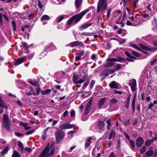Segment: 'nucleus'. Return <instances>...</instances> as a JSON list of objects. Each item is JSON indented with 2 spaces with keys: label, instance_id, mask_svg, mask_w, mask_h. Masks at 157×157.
<instances>
[{
  "label": "nucleus",
  "instance_id": "nucleus-1",
  "mask_svg": "<svg viewBox=\"0 0 157 157\" xmlns=\"http://www.w3.org/2000/svg\"><path fill=\"white\" fill-rule=\"evenodd\" d=\"M55 151L54 147L52 144L49 147L48 143L47 147L40 154L39 157H49L52 156Z\"/></svg>",
  "mask_w": 157,
  "mask_h": 157
},
{
  "label": "nucleus",
  "instance_id": "nucleus-2",
  "mask_svg": "<svg viewBox=\"0 0 157 157\" xmlns=\"http://www.w3.org/2000/svg\"><path fill=\"white\" fill-rule=\"evenodd\" d=\"M108 5L107 2L106 0H99L98 3L97 12L99 13L101 11L105 10Z\"/></svg>",
  "mask_w": 157,
  "mask_h": 157
},
{
  "label": "nucleus",
  "instance_id": "nucleus-3",
  "mask_svg": "<svg viewBox=\"0 0 157 157\" xmlns=\"http://www.w3.org/2000/svg\"><path fill=\"white\" fill-rule=\"evenodd\" d=\"M89 11V10H86L82 11L80 13L72 17L75 23L79 22L84 16Z\"/></svg>",
  "mask_w": 157,
  "mask_h": 157
},
{
  "label": "nucleus",
  "instance_id": "nucleus-4",
  "mask_svg": "<svg viewBox=\"0 0 157 157\" xmlns=\"http://www.w3.org/2000/svg\"><path fill=\"white\" fill-rule=\"evenodd\" d=\"M87 77V75H86L84 76L81 79L79 78V76L74 75L73 77V79L74 82L75 84H81L86 80Z\"/></svg>",
  "mask_w": 157,
  "mask_h": 157
},
{
  "label": "nucleus",
  "instance_id": "nucleus-5",
  "mask_svg": "<svg viewBox=\"0 0 157 157\" xmlns=\"http://www.w3.org/2000/svg\"><path fill=\"white\" fill-rule=\"evenodd\" d=\"M55 135L56 142L58 143L64 136L65 133L62 130H60L55 132Z\"/></svg>",
  "mask_w": 157,
  "mask_h": 157
},
{
  "label": "nucleus",
  "instance_id": "nucleus-6",
  "mask_svg": "<svg viewBox=\"0 0 157 157\" xmlns=\"http://www.w3.org/2000/svg\"><path fill=\"white\" fill-rule=\"evenodd\" d=\"M4 127L7 130L10 128V124L8 116L4 114L3 116Z\"/></svg>",
  "mask_w": 157,
  "mask_h": 157
},
{
  "label": "nucleus",
  "instance_id": "nucleus-7",
  "mask_svg": "<svg viewBox=\"0 0 157 157\" xmlns=\"http://www.w3.org/2000/svg\"><path fill=\"white\" fill-rule=\"evenodd\" d=\"M139 45L140 48H139L137 45L132 43H130V46L131 47L135 48L139 50H141V49L144 50H149V48L148 47H147L141 44H140Z\"/></svg>",
  "mask_w": 157,
  "mask_h": 157
},
{
  "label": "nucleus",
  "instance_id": "nucleus-8",
  "mask_svg": "<svg viewBox=\"0 0 157 157\" xmlns=\"http://www.w3.org/2000/svg\"><path fill=\"white\" fill-rule=\"evenodd\" d=\"M75 125L71 124L68 123H64L61 124L59 127L61 129H65L72 128L74 127Z\"/></svg>",
  "mask_w": 157,
  "mask_h": 157
},
{
  "label": "nucleus",
  "instance_id": "nucleus-9",
  "mask_svg": "<svg viewBox=\"0 0 157 157\" xmlns=\"http://www.w3.org/2000/svg\"><path fill=\"white\" fill-rule=\"evenodd\" d=\"M92 102L93 98H91L86 106L84 113L85 115L89 113L92 105Z\"/></svg>",
  "mask_w": 157,
  "mask_h": 157
},
{
  "label": "nucleus",
  "instance_id": "nucleus-10",
  "mask_svg": "<svg viewBox=\"0 0 157 157\" xmlns=\"http://www.w3.org/2000/svg\"><path fill=\"white\" fill-rule=\"evenodd\" d=\"M115 71L113 69H107L101 71L100 75L106 76L109 75L113 73Z\"/></svg>",
  "mask_w": 157,
  "mask_h": 157
},
{
  "label": "nucleus",
  "instance_id": "nucleus-11",
  "mask_svg": "<svg viewBox=\"0 0 157 157\" xmlns=\"http://www.w3.org/2000/svg\"><path fill=\"white\" fill-rule=\"evenodd\" d=\"M113 59V58L107 59L106 60L107 62L104 65V67L107 68L113 66L114 65L113 62H115Z\"/></svg>",
  "mask_w": 157,
  "mask_h": 157
},
{
  "label": "nucleus",
  "instance_id": "nucleus-12",
  "mask_svg": "<svg viewBox=\"0 0 157 157\" xmlns=\"http://www.w3.org/2000/svg\"><path fill=\"white\" fill-rule=\"evenodd\" d=\"M129 85L130 86L132 90L134 91L136 90V80L135 79L131 80L129 81Z\"/></svg>",
  "mask_w": 157,
  "mask_h": 157
},
{
  "label": "nucleus",
  "instance_id": "nucleus-13",
  "mask_svg": "<svg viewBox=\"0 0 157 157\" xmlns=\"http://www.w3.org/2000/svg\"><path fill=\"white\" fill-rule=\"evenodd\" d=\"M143 139L141 137H139L136 141V145L138 147H140L143 144Z\"/></svg>",
  "mask_w": 157,
  "mask_h": 157
},
{
  "label": "nucleus",
  "instance_id": "nucleus-14",
  "mask_svg": "<svg viewBox=\"0 0 157 157\" xmlns=\"http://www.w3.org/2000/svg\"><path fill=\"white\" fill-rule=\"evenodd\" d=\"M94 139L91 137H90L88 138L86 141L85 144V148H87L90 145L92 140H93Z\"/></svg>",
  "mask_w": 157,
  "mask_h": 157
},
{
  "label": "nucleus",
  "instance_id": "nucleus-15",
  "mask_svg": "<svg viewBox=\"0 0 157 157\" xmlns=\"http://www.w3.org/2000/svg\"><path fill=\"white\" fill-rule=\"evenodd\" d=\"M25 60V58L24 57L19 58L15 62L14 65L17 66L24 62Z\"/></svg>",
  "mask_w": 157,
  "mask_h": 157
},
{
  "label": "nucleus",
  "instance_id": "nucleus-16",
  "mask_svg": "<svg viewBox=\"0 0 157 157\" xmlns=\"http://www.w3.org/2000/svg\"><path fill=\"white\" fill-rule=\"evenodd\" d=\"M105 124L103 122L100 121L98 123V128L99 130L103 131L105 130Z\"/></svg>",
  "mask_w": 157,
  "mask_h": 157
},
{
  "label": "nucleus",
  "instance_id": "nucleus-17",
  "mask_svg": "<svg viewBox=\"0 0 157 157\" xmlns=\"http://www.w3.org/2000/svg\"><path fill=\"white\" fill-rule=\"evenodd\" d=\"M109 86L111 88L117 89L118 88L117 83H116L115 81H113L109 84Z\"/></svg>",
  "mask_w": 157,
  "mask_h": 157
},
{
  "label": "nucleus",
  "instance_id": "nucleus-18",
  "mask_svg": "<svg viewBox=\"0 0 157 157\" xmlns=\"http://www.w3.org/2000/svg\"><path fill=\"white\" fill-rule=\"evenodd\" d=\"M92 25V23H86L79 27V29L82 30L83 29H86Z\"/></svg>",
  "mask_w": 157,
  "mask_h": 157
},
{
  "label": "nucleus",
  "instance_id": "nucleus-19",
  "mask_svg": "<svg viewBox=\"0 0 157 157\" xmlns=\"http://www.w3.org/2000/svg\"><path fill=\"white\" fill-rule=\"evenodd\" d=\"M106 98H101L98 102V105L99 107H101L104 104V102L106 100Z\"/></svg>",
  "mask_w": 157,
  "mask_h": 157
},
{
  "label": "nucleus",
  "instance_id": "nucleus-20",
  "mask_svg": "<svg viewBox=\"0 0 157 157\" xmlns=\"http://www.w3.org/2000/svg\"><path fill=\"white\" fill-rule=\"evenodd\" d=\"M131 99V95H129V96L127 97V100L126 101V105L125 107L128 109L129 107V105L130 104V102Z\"/></svg>",
  "mask_w": 157,
  "mask_h": 157
},
{
  "label": "nucleus",
  "instance_id": "nucleus-21",
  "mask_svg": "<svg viewBox=\"0 0 157 157\" xmlns=\"http://www.w3.org/2000/svg\"><path fill=\"white\" fill-rule=\"evenodd\" d=\"M82 2V0H76L75 2V6L77 8L80 7Z\"/></svg>",
  "mask_w": 157,
  "mask_h": 157
},
{
  "label": "nucleus",
  "instance_id": "nucleus-22",
  "mask_svg": "<svg viewBox=\"0 0 157 157\" xmlns=\"http://www.w3.org/2000/svg\"><path fill=\"white\" fill-rule=\"evenodd\" d=\"M130 20L132 23H134L136 25V26L137 25L139 24V21H138V19H136L133 16L131 17Z\"/></svg>",
  "mask_w": 157,
  "mask_h": 157
},
{
  "label": "nucleus",
  "instance_id": "nucleus-23",
  "mask_svg": "<svg viewBox=\"0 0 157 157\" xmlns=\"http://www.w3.org/2000/svg\"><path fill=\"white\" fill-rule=\"evenodd\" d=\"M136 97L135 96H134V98H133L132 101V109L133 110V113H134L135 112V103L136 101Z\"/></svg>",
  "mask_w": 157,
  "mask_h": 157
},
{
  "label": "nucleus",
  "instance_id": "nucleus-24",
  "mask_svg": "<svg viewBox=\"0 0 157 157\" xmlns=\"http://www.w3.org/2000/svg\"><path fill=\"white\" fill-rule=\"evenodd\" d=\"M50 19V17L47 15H43L41 18V20L42 21L45 20L48 21Z\"/></svg>",
  "mask_w": 157,
  "mask_h": 157
},
{
  "label": "nucleus",
  "instance_id": "nucleus-25",
  "mask_svg": "<svg viewBox=\"0 0 157 157\" xmlns=\"http://www.w3.org/2000/svg\"><path fill=\"white\" fill-rule=\"evenodd\" d=\"M51 90L50 89H47L45 90L42 91L41 93L43 95H47L50 94L51 92Z\"/></svg>",
  "mask_w": 157,
  "mask_h": 157
},
{
  "label": "nucleus",
  "instance_id": "nucleus-26",
  "mask_svg": "<svg viewBox=\"0 0 157 157\" xmlns=\"http://www.w3.org/2000/svg\"><path fill=\"white\" fill-rule=\"evenodd\" d=\"M151 5L150 4H148L147 7V9L146 10L147 12H148L149 14L151 15H152V12L151 8Z\"/></svg>",
  "mask_w": 157,
  "mask_h": 157
},
{
  "label": "nucleus",
  "instance_id": "nucleus-27",
  "mask_svg": "<svg viewBox=\"0 0 157 157\" xmlns=\"http://www.w3.org/2000/svg\"><path fill=\"white\" fill-rule=\"evenodd\" d=\"M118 101V100L113 98L110 100L109 102V104L110 105H112L113 104L117 103Z\"/></svg>",
  "mask_w": 157,
  "mask_h": 157
},
{
  "label": "nucleus",
  "instance_id": "nucleus-28",
  "mask_svg": "<svg viewBox=\"0 0 157 157\" xmlns=\"http://www.w3.org/2000/svg\"><path fill=\"white\" fill-rule=\"evenodd\" d=\"M79 43L78 41H74L72 42L71 43L69 44V45L71 47H73L75 46H76L79 44Z\"/></svg>",
  "mask_w": 157,
  "mask_h": 157
},
{
  "label": "nucleus",
  "instance_id": "nucleus-29",
  "mask_svg": "<svg viewBox=\"0 0 157 157\" xmlns=\"http://www.w3.org/2000/svg\"><path fill=\"white\" fill-rule=\"evenodd\" d=\"M113 60L115 62H122L123 61H125V59H123L120 57H118L117 59L113 58Z\"/></svg>",
  "mask_w": 157,
  "mask_h": 157
},
{
  "label": "nucleus",
  "instance_id": "nucleus-30",
  "mask_svg": "<svg viewBox=\"0 0 157 157\" xmlns=\"http://www.w3.org/2000/svg\"><path fill=\"white\" fill-rule=\"evenodd\" d=\"M12 157H20V154L17 151H13V154L12 155Z\"/></svg>",
  "mask_w": 157,
  "mask_h": 157
},
{
  "label": "nucleus",
  "instance_id": "nucleus-31",
  "mask_svg": "<svg viewBox=\"0 0 157 157\" xmlns=\"http://www.w3.org/2000/svg\"><path fill=\"white\" fill-rule=\"evenodd\" d=\"M80 36L82 37V36H92V35L90 33H86V32H83L82 33H81L80 34Z\"/></svg>",
  "mask_w": 157,
  "mask_h": 157
},
{
  "label": "nucleus",
  "instance_id": "nucleus-32",
  "mask_svg": "<svg viewBox=\"0 0 157 157\" xmlns=\"http://www.w3.org/2000/svg\"><path fill=\"white\" fill-rule=\"evenodd\" d=\"M18 146L21 149L22 151H23L24 149V146L22 143L20 141H18L17 142Z\"/></svg>",
  "mask_w": 157,
  "mask_h": 157
},
{
  "label": "nucleus",
  "instance_id": "nucleus-33",
  "mask_svg": "<svg viewBox=\"0 0 157 157\" xmlns=\"http://www.w3.org/2000/svg\"><path fill=\"white\" fill-rule=\"evenodd\" d=\"M153 154V151L152 150H150L147 151L145 153L146 155L148 156H151Z\"/></svg>",
  "mask_w": 157,
  "mask_h": 157
},
{
  "label": "nucleus",
  "instance_id": "nucleus-34",
  "mask_svg": "<svg viewBox=\"0 0 157 157\" xmlns=\"http://www.w3.org/2000/svg\"><path fill=\"white\" fill-rule=\"evenodd\" d=\"M132 54L135 56L137 57H139L140 56V54L135 51H133L132 52Z\"/></svg>",
  "mask_w": 157,
  "mask_h": 157
},
{
  "label": "nucleus",
  "instance_id": "nucleus-35",
  "mask_svg": "<svg viewBox=\"0 0 157 157\" xmlns=\"http://www.w3.org/2000/svg\"><path fill=\"white\" fill-rule=\"evenodd\" d=\"M12 25L13 28V31H15L16 30V26L15 22L14 21H12Z\"/></svg>",
  "mask_w": 157,
  "mask_h": 157
},
{
  "label": "nucleus",
  "instance_id": "nucleus-36",
  "mask_svg": "<svg viewBox=\"0 0 157 157\" xmlns=\"http://www.w3.org/2000/svg\"><path fill=\"white\" fill-rule=\"evenodd\" d=\"M9 147L7 146L1 152V153L2 155H4L6 154L8 151V148Z\"/></svg>",
  "mask_w": 157,
  "mask_h": 157
},
{
  "label": "nucleus",
  "instance_id": "nucleus-37",
  "mask_svg": "<svg viewBox=\"0 0 157 157\" xmlns=\"http://www.w3.org/2000/svg\"><path fill=\"white\" fill-rule=\"evenodd\" d=\"M153 143L151 139H148L145 142V144L147 146H148Z\"/></svg>",
  "mask_w": 157,
  "mask_h": 157
},
{
  "label": "nucleus",
  "instance_id": "nucleus-38",
  "mask_svg": "<svg viewBox=\"0 0 157 157\" xmlns=\"http://www.w3.org/2000/svg\"><path fill=\"white\" fill-rule=\"evenodd\" d=\"M106 123L108 124L107 125V128L108 129H110L109 127L111 126V123L110 119H109L106 121Z\"/></svg>",
  "mask_w": 157,
  "mask_h": 157
},
{
  "label": "nucleus",
  "instance_id": "nucleus-39",
  "mask_svg": "<svg viewBox=\"0 0 157 157\" xmlns=\"http://www.w3.org/2000/svg\"><path fill=\"white\" fill-rule=\"evenodd\" d=\"M125 55L128 57L129 58H135L136 59V58L132 56L128 52H125Z\"/></svg>",
  "mask_w": 157,
  "mask_h": 157
},
{
  "label": "nucleus",
  "instance_id": "nucleus-40",
  "mask_svg": "<svg viewBox=\"0 0 157 157\" xmlns=\"http://www.w3.org/2000/svg\"><path fill=\"white\" fill-rule=\"evenodd\" d=\"M126 24L127 25H129V26H136V25L134 23H132V22L131 21L130 22L128 20L127 21V23H126Z\"/></svg>",
  "mask_w": 157,
  "mask_h": 157
},
{
  "label": "nucleus",
  "instance_id": "nucleus-41",
  "mask_svg": "<svg viewBox=\"0 0 157 157\" xmlns=\"http://www.w3.org/2000/svg\"><path fill=\"white\" fill-rule=\"evenodd\" d=\"M22 45L25 49H27L29 48V46L27 44L24 42H22Z\"/></svg>",
  "mask_w": 157,
  "mask_h": 157
},
{
  "label": "nucleus",
  "instance_id": "nucleus-42",
  "mask_svg": "<svg viewBox=\"0 0 157 157\" xmlns=\"http://www.w3.org/2000/svg\"><path fill=\"white\" fill-rule=\"evenodd\" d=\"M112 10V9L110 8L108 10L107 12V17L109 18L110 16V14Z\"/></svg>",
  "mask_w": 157,
  "mask_h": 157
},
{
  "label": "nucleus",
  "instance_id": "nucleus-43",
  "mask_svg": "<svg viewBox=\"0 0 157 157\" xmlns=\"http://www.w3.org/2000/svg\"><path fill=\"white\" fill-rule=\"evenodd\" d=\"M129 140L130 141V144L131 147L133 148H134L135 146V143L134 142L130 140Z\"/></svg>",
  "mask_w": 157,
  "mask_h": 157
},
{
  "label": "nucleus",
  "instance_id": "nucleus-44",
  "mask_svg": "<svg viewBox=\"0 0 157 157\" xmlns=\"http://www.w3.org/2000/svg\"><path fill=\"white\" fill-rule=\"evenodd\" d=\"M146 149V147L145 146H143L140 150V153H143L145 152Z\"/></svg>",
  "mask_w": 157,
  "mask_h": 157
},
{
  "label": "nucleus",
  "instance_id": "nucleus-45",
  "mask_svg": "<svg viewBox=\"0 0 157 157\" xmlns=\"http://www.w3.org/2000/svg\"><path fill=\"white\" fill-rule=\"evenodd\" d=\"M73 21H74V19L72 17L70 18L67 21V25H71L72 22Z\"/></svg>",
  "mask_w": 157,
  "mask_h": 157
},
{
  "label": "nucleus",
  "instance_id": "nucleus-46",
  "mask_svg": "<svg viewBox=\"0 0 157 157\" xmlns=\"http://www.w3.org/2000/svg\"><path fill=\"white\" fill-rule=\"evenodd\" d=\"M95 83V81L94 80H92L90 85V89H92L93 88Z\"/></svg>",
  "mask_w": 157,
  "mask_h": 157
},
{
  "label": "nucleus",
  "instance_id": "nucleus-47",
  "mask_svg": "<svg viewBox=\"0 0 157 157\" xmlns=\"http://www.w3.org/2000/svg\"><path fill=\"white\" fill-rule=\"evenodd\" d=\"M64 17L63 16H60L59 17V18H57L56 19L57 22H59L61 21L63 19Z\"/></svg>",
  "mask_w": 157,
  "mask_h": 157
},
{
  "label": "nucleus",
  "instance_id": "nucleus-48",
  "mask_svg": "<svg viewBox=\"0 0 157 157\" xmlns=\"http://www.w3.org/2000/svg\"><path fill=\"white\" fill-rule=\"evenodd\" d=\"M84 51L83 50H81L79 51L77 55H78L79 56H81L84 54Z\"/></svg>",
  "mask_w": 157,
  "mask_h": 157
},
{
  "label": "nucleus",
  "instance_id": "nucleus-49",
  "mask_svg": "<svg viewBox=\"0 0 157 157\" xmlns=\"http://www.w3.org/2000/svg\"><path fill=\"white\" fill-rule=\"evenodd\" d=\"M117 24H121V27H123L124 26V24L123 21H122L121 22H118V21H117Z\"/></svg>",
  "mask_w": 157,
  "mask_h": 157
},
{
  "label": "nucleus",
  "instance_id": "nucleus-50",
  "mask_svg": "<svg viewBox=\"0 0 157 157\" xmlns=\"http://www.w3.org/2000/svg\"><path fill=\"white\" fill-rule=\"evenodd\" d=\"M156 63H157V59H154L151 62V64L152 65H154Z\"/></svg>",
  "mask_w": 157,
  "mask_h": 157
},
{
  "label": "nucleus",
  "instance_id": "nucleus-51",
  "mask_svg": "<svg viewBox=\"0 0 157 157\" xmlns=\"http://www.w3.org/2000/svg\"><path fill=\"white\" fill-rule=\"evenodd\" d=\"M123 133H124V136L126 137V138L128 140H130V137L129 136V135H128V134L127 133H126L125 132H124Z\"/></svg>",
  "mask_w": 157,
  "mask_h": 157
},
{
  "label": "nucleus",
  "instance_id": "nucleus-52",
  "mask_svg": "<svg viewBox=\"0 0 157 157\" xmlns=\"http://www.w3.org/2000/svg\"><path fill=\"white\" fill-rule=\"evenodd\" d=\"M29 82L34 86H36L37 85V83L36 82H32L31 81H29Z\"/></svg>",
  "mask_w": 157,
  "mask_h": 157
},
{
  "label": "nucleus",
  "instance_id": "nucleus-53",
  "mask_svg": "<svg viewBox=\"0 0 157 157\" xmlns=\"http://www.w3.org/2000/svg\"><path fill=\"white\" fill-rule=\"evenodd\" d=\"M15 134L16 136L19 137H22L23 136V135L19 132H16Z\"/></svg>",
  "mask_w": 157,
  "mask_h": 157
},
{
  "label": "nucleus",
  "instance_id": "nucleus-54",
  "mask_svg": "<svg viewBox=\"0 0 157 157\" xmlns=\"http://www.w3.org/2000/svg\"><path fill=\"white\" fill-rule=\"evenodd\" d=\"M81 57L78 55L75 57V61H77L80 60L81 59Z\"/></svg>",
  "mask_w": 157,
  "mask_h": 157
},
{
  "label": "nucleus",
  "instance_id": "nucleus-55",
  "mask_svg": "<svg viewBox=\"0 0 157 157\" xmlns=\"http://www.w3.org/2000/svg\"><path fill=\"white\" fill-rule=\"evenodd\" d=\"M34 132V130L33 129L31 130L30 131H29L26 132V134L27 135H29L32 134Z\"/></svg>",
  "mask_w": 157,
  "mask_h": 157
},
{
  "label": "nucleus",
  "instance_id": "nucleus-56",
  "mask_svg": "<svg viewBox=\"0 0 157 157\" xmlns=\"http://www.w3.org/2000/svg\"><path fill=\"white\" fill-rule=\"evenodd\" d=\"M38 3L39 7L40 9H41L43 7V5L41 3V2L40 1H39Z\"/></svg>",
  "mask_w": 157,
  "mask_h": 157
},
{
  "label": "nucleus",
  "instance_id": "nucleus-57",
  "mask_svg": "<svg viewBox=\"0 0 157 157\" xmlns=\"http://www.w3.org/2000/svg\"><path fill=\"white\" fill-rule=\"evenodd\" d=\"M151 140L153 142L157 140V135H155V137L154 138H152Z\"/></svg>",
  "mask_w": 157,
  "mask_h": 157
},
{
  "label": "nucleus",
  "instance_id": "nucleus-58",
  "mask_svg": "<svg viewBox=\"0 0 157 157\" xmlns=\"http://www.w3.org/2000/svg\"><path fill=\"white\" fill-rule=\"evenodd\" d=\"M29 28H30V27L29 25H26L24 27V28H23L22 29V30L23 32H24L25 30L26 29H29Z\"/></svg>",
  "mask_w": 157,
  "mask_h": 157
},
{
  "label": "nucleus",
  "instance_id": "nucleus-59",
  "mask_svg": "<svg viewBox=\"0 0 157 157\" xmlns=\"http://www.w3.org/2000/svg\"><path fill=\"white\" fill-rule=\"evenodd\" d=\"M40 89L39 87H37L36 89V90L37 95L39 94H40Z\"/></svg>",
  "mask_w": 157,
  "mask_h": 157
},
{
  "label": "nucleus",
  "instance_id": "nucleus-60",
  "mask_svg": "<svg viewBox=\"0 0 157 157\" xmlns=\"http://www.w3.org/2000/svg\"><path fill=\"white\" fill-rule=\"evenodd\" d=\"M153 105L154 104H153L152 103H151L148 105V109H151Z\"/></svg>",
  "mask_w": 157,
  "mask_h": 157
},
{
  "label": "nucleus",
  "instance_id": "nucleus-61",
  "mask_svg": "<svg viewBox=\"0 0 157 157\" xmlns=\"http://www.w3.org/2000/svg\"><path fill=\"white\" fill-rule=\"evenodd\" d=\"M2 14H0V25H2Z\"/></svg>",
  "mask_w": 157,
  "mask_h": 157
},
{
  "label": "nucleus",
  "instance_id": "nucleus-62",
  "mask_svg": "<svg viewBox=\"0 0 157 157\" xmlns=\"http://www.w3.org/2000/svg\"><path fill=\"white\" fill-rule=\"evenodd\" d=\"M129 123H130V120H128L127 121H126L124 122V124L125 125H128L129 124Z\"/></svg>",
  "mask_w": 157,
  "mask_h": 157
},
{
  "label": "nucleus",
  "instance_id": "nucleus-63",
  "mask_svg": "<svg viewBox=\"0 0 157 157\" xmlns=\"http://www.w3.org/2000/svg\"><path fill=\"white\" fill-rule=\"evenodd\" d=\"M96 58V55L94 54H93L91 56V59L93 60H95Z\"/></svg>",
  "mask_w": 157,
  "mask_h": 157
},
{
  "label": "nucleus",
  "instance_id": "nucleus-64",
  "mask_svg": "<svg viewBox=\"0 0 157 157\" xmlns=\"http://www.w3.org/2000/svg\"><path fill=\"white\" fill-rule=\"evenodd\" d=\"M109 157H116L115 154L114 152H112L111 153L110 155H109Z\"/></svg>",
  "mask_w": 157,
  "mask_h": 157
}]
</instances>
